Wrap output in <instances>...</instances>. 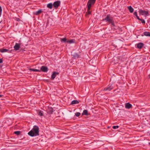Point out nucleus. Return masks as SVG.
I'll return each instance as SVG.
<instances>
[{
	"label": "nucleus",
	"instance_id": "obj_34",
	"mask_svg": "<svg viewBox=\"0 0 150 150\" xmlns=\"http://www.w3.org/2000/svg\"><path fill=\"white\" fill-rule=\"evenodd\" d=\"M3 96L2 95H0V97H2Z\"/></svg>",
	"mask_w": 150,
	"mask_h": 150
},
{
	"label": "nucleus",
	"instance_id": "obj_22",
	"mask_svg": "<svg viewBox=\"0 0 150 150\" xmlns=\"http://www.w3.org/2000/svg\"><path fill=\"white\" fill-rule=\"evenodd\" d=\"M88 110H85L83 111V112L82 114V115H88Z\"/></svg>",
	"mask_w": 150,
	"mask_h": 150
},
{
	"label": "nucleus",
	"instance_id": "obj_33",
	"mask_svg": "<svg viewBox=\"0 0 150 150\" xmlns=\"http://www.w3.org/2000/svg\"><path fill=\"white\" fill-rule=\"evenodd\" d=\"M88 14H90L91 13V12L90 11H89V10H88Z\"/></svg>",
	"mask_w": 150,
	"mask_h": 150
},
{
	"label": "nucleus",
	"instance_id": "obj_15",
	"mask_svg": "<svg viewBox=\"0 0 150 150\" xmlns=\"http://www.w3.org/2000/svg\"><path fill=\"white\" fill-rule=\"evenodd\" d=\"M68 40L66 38H62L60 39V41L61 42H63L64 43H67Z\"/></svg>",
	"mask_w": 150,
	"mask_h": 150
},
{
	"label": "nucleus",
	"instance_id": "obj_11",
	"mask_svg": "<svg viewBox=\"0 0 150 150\" xmlns=\"http://www.w3.org/2000/svg\"><path fill=\"white\" fill-rule=\"evenodd\" d=\"M20 47V45L18 43H16L14 47V49L16 50H19Z\"/></svg>",
	"mask_w": 150,
	"mask_h": 150
},
{
	"label": "nucleus",
	"instance_id": "obj_2",
	"mask_svg": "<svg viewBox=\"0 0 150 150\" xmlns=\"http://www.w3.org/2000/svg\"><path fill=\"white\" fill-rule=\"evenodd\" d=\"M113 20V17L109 14L107 15L106 17L103 19V21H105L106 22L110 23Z\"/></svg>",
	"mask_w": 150,
	"mask_h": 150
},
{
	"label": "nucleus",
	"instance_id": "obj_1",
	"mask_svg": "<svg viewBox=\"0 0 150 150\" xmlns=\"http://www.w3.org/2000/svg\"><path fill=\"white\" fill-rule=\"evenodd\" d=\"M39 129L38 127L34 126L32 130L28 132V134L32 137L39 136Z\"/></svg>",
	"mask_w": 150,
	"mask_h": 150
},
{
	"label": "nucleus",
	"instance_id": "obj_6",
	"mask_svg": "<svg viewBox=\"0 0 150 150\" xmlns=\"http://www.w3.org/2000/svg\"><path fill=\"white\" fill-rule=\"evenodd\" d=\"M61 2L60 1H57L54 2L53 4V6L56 8H57L60 6Z\"/></svg>",
	"mask_w": 150,
	"mask_h": 150
},
{
	"label": "nucleus",
	"instance_id": "obj_28",
	"mask_svg": "<svg viewBox=\"0 0 150 150\" xmlns=\"http://www.w3.org/2000/svg\"><path fill=\"white\" fill-rule=\"evenodd\" d=\"M75 115L77 117L81 115L80 113L79 112H76L75 113Z\"/></svg>",
	"mask_w": 150,
	"mask_h": 150
},
{
	"label": "nucleus",
	"instance_id": "obj_9",
	"mask_svg": "<svg viewBox=\"0 0 150 150\" xmlns=\"http://www.w3.org/2000/svg\"><path fill=\"white\" fill-rule=\"evenodd\" d=\"M137 47L139 49H141L143 46L144 44L142 42H140L136 44Z\"/></svg>",
	"mask_w": 150,
	"mask_h": 150
},
{
	"label": "nucleus",
	"instance_id": "obj_5",
	"mask_svg": "<svg viewBox=\"0 0 150 150\" xmlns=\"http://www.w3.org/2000/svg\"><path fill=\"white\" fill-rule=\"evenodd\" d=\"M113 88V87L112 86V84H109L106 87L103 89V91H110Z\"/></svg>",
	"mask_w": 150,
	"mask_h": 150
},
{
	"label": "nucleus",
	"instance_id": "obj_21",
	"mask_svg": "<svg viewBox=\"0 0 150 150\" xmlns=\"http://www.w3.org/2000/svg\"><path fill=\"white\" fill-rule=\"evenodd\" d=\"M42 10H38V11H36L35 13V15H38L42 13Z\"/></svg>",
	"mask_w": 150,
	"mask_h": 150
},
{
	"label": "nucleus",
	"instance_id": "obj_7",
	"mask_svg": "<svg viewBox=\"0 0 150 150\" xmlns=\"http://www.w3.org/2000/svg\"><path fill=\"white\" fill-rule=\"evenodd\" d=\"M40 71L44 72H47L48 71V68L46 66H43L40 68Z\"/></svg>",
	"mask_w": 150,
	"mask_h": 150
},
{
	"label": "nucleus",
	"instance_id": "obj_10",
	"mask_svg": "<svg viewBox=\"0 0 150 150\" xmlns=\"http://www.w3.org/2000/svg\"><path fill=\"white\" fill-rule=\"evenodd\" d=\"M0 52H8V53H10L11 52V51L7 49L2 48L0 49Z\"/></svg>",
	"mask_w": 150,
	"mask_h": 150
},
{
	"label": "nucleus",
	"instance_id": "obj_12",
	"mask_svg": "<svg viewBox=\"0 0 150 150\" xmlns=\"http://www.w3.org/2000/svg\"><path fill=\"white\" fill-rule=\"evenodd\" d=\"M59 73L58 72H54L52 74L51 77V79L52 80H53L56 77V75L58 74Z\"/></svg>",
	"mask_w": 150,
	"mask_h": 150
},
{
	"label": "nucleus",
	"instance_id": "obj_32",
	"mask_svg": "<svg viewBox=\"0 0 150 150\" xmlns=\"http://www.w3.org/2000/svg\"><path fill=\"white\" fill-rule=\"evenodd\" d=\"M3 62V59H0V63Z\"/></svg>",
	"mask_w": 150,
	"mask_h": 150
},
{
	"label": "nucleus",
	"instance_id": "obj_13",
	"mask_svg": "<svg viewBox=\"0 0 150 150\" xmlns=\"http://www.w3.org/2000/svg\"><path fill=\"white\" fill-rule=\"evenodd\" d=\"M132 107V105L129 103H127L125 104V108L127 109H130Z\"/></svg>",
	"mask_w": 150,
	"mask_h": 150
},
{
	"label": "nucleus",
	"instance_id": "obj_19",
	"mask_svg": "<svg viewBox=\"0 0 150 150\" xmlns=\"http://www.w3.org/2000/svg\"><path fill=\"white\" fill-rule=\"evenodd\" d=\"M53 4L52 3H50L47 5V7L51 9L52 8Z\"/></svg>",
	"mask_w": 150,
	"mask_h": 150
},
{
	"label": "nucleus",
	"instance_id": "obj_35",
	"mask_svg": "<svg viewBox=\"0 0 150 150\" xmlns=\"http://www.w3.org/2000/svg\"><path fill=\"white\" fill-rule=\"evenodd\" d=\"M149 145H150V142H149Z\"/></svg>",
	"mask_w": 150,
	"mask_h": 150
},
{
	"label": "nucleus",
	"instance_id": "obj_14",
	"mask_svg": "<svg viewBox=\"0 0 150 150\" xmlns=\"http://www.w3.org/2000/svg\"><path fill=\"white\" fill-rule=\"evenodd\" d=\"M73 56V58L75 59H76L79 58V56L77 53H74L72 55Z\"/></svg>",
	"mask_w": 150,
	"mask_h": 150
},
{
	"label": "nucleus",
	"instance_id": "obj_3",
	"mask_svg": "<svg viewBox=\"0 0 150 150\" xmlns=\"http://www.w3.org/2000/svg\"><path fill=\"white\" fill-rule=\"evenodd\" d=\"M96 0H89L87 4L88 10H89L92 5L94 4Z\"/></svg>",
	"mask_w": 150,
	"mask_h": 150
},
{
	"label": "nucleus",
	"instance_id": "obj_16",
	"mask_svg": "<svg viewBox=\"0 0 150 150\" xmlns=\"http://www.w3.org/2000/svg\"><path fill=\"white\" fill-rule=\"evenodd\" d=\"M75 40L74 39H71L70 40H68L67 43L71 44L73 43H75Z\"/></svg>",
	"mask_w": 150,
	"mask_h": 150
},
{
	"label": "nucleus",
	"instance_id": "obj_17",
	"mask_svg": "<svg viewBox=\"0 0 150 150\" xmlns=\"http://www.w3.org/2000/svg\"><path fill=\"white\" fill-rule=\"evenodd\" d=\"M79 103V101H78L77 100H73L72 101L71 104V105H74V104H78Z\"/></svg>",
	"mask_w": 150,
	"mask_h": 150
},
{
	"label": "nucleus",
	"instance_id": "obj_24",
	"mask_svg": "<svg viewBox=\"0 0 150 150\" xmlns=\"http://www.w3.org/2000/svg\"><path fill=\"white\" fill-rule=\"evenodd\" d=\"M30 71H38V72H40V70H38L37 69H30Z\"/></svg>",
	"mask_w": 150,
	"mask_h": 150
},
{
	"label": "nucleus",
	"instance_id": "obj_31",
	"mask_svg": "<svg viewBox=\"0 0 150 150\" xmlns=\"http://www.w3.org/2000/svg\"><path fill=\"white\" fill-rule=\"evenodd\" d=\"M110 23H111L112 25H113L114 26H115V24L114 23V21L113 20Z\"/></svg>",
	"mask_w": 150,
	"mask_h": 150
},
{
	"label": "nucleus",
	"instance_id": "obj_29",
	"mask_svg": "<svg viewBox=\"0 0 150 150\" xmlns=\"http://www.w3.org/2000/svg\"><path fill=\"white\" fill-rule=\"evenodd\" d=\"M119 127V126L118 125L114 126H112V128L114 129H115L118 128Z\"/></svg>",
	"mask_w": 150,
	"mask_h": 150
},
{
	"label": "nucleus",
	"instance_id": "obj_4",
	"mask_svg": "<svg viewBox=\"0 0 150 150\" xmlns=\"http://www.w3.org/2000/svg\"><path fill=\"white\" fill-rule=\"evenodd\" d=\"M139 13L142 15H144L145 16H147L149 15V11H146L140 9L139 10Z\"/></svg>",
	"mask_w": 150,
	"mask_h": 150
},
{
	"label": "nucleus",
	"instance_id": "obj_18",
	"mask_svg": "<svg viewBox=\"0 0 150 150\" xmlns=\"http://www.w3.org/2000/svg\"><path fill=\"white\" fill-rule=\"evenodd\" d=\"M128 8L129 12L130 13H132L134 11V9L131 6H129L128 7Z\"/></svg>",
	"mask_w": 150,
	"mask_h": 150
},
{
	"label": "nucleus",
	"instance_id": "obj_20",
	"mask_svg": "<svg viewBox=\"0 0 150 150\" xmlns=\"http://www.w3.org/2000/svg\"><path fill=\"white\" fill-rule=\"evenodd\" d=\"M143 34L145 36L150 37V33L149 32H144Z\"/></svg>",
	"mask_w": 150,
	"mask_h": 150
},
{
	"label": "nucleus",
	"instance_id": "obj_23",
	"mask_svg": "<svg viewBox=\"0 0 150 150\" xmlns=\"http://www.w3.org/2000/svg\"><path fill=\"white\" fill-rule=\"evenodd\" d=\"M39 112H38V114L40 116H43V112L42 111L39 110Z\"/></svg>",
	"mask_w": 150,
	"mask_h": 150
},
{
	"label": "nucleus",
	"instance_id": "obj_8",
	"mask_svg": "<svg viewBox=\"0 0 150 150\" xmlns=\"http://www.w3.org/2000/svg\"><path fill=\"white\" fill-rule=\"evenodd\" d=\"M53 111V108L51 107L49 108L47 110V112L49 114H52Z\"/></svg>",
	"mask_w": 150,
	"mask_h": 150
},
{
	"label": "nucleus",
	"instance_id": "obj_27",
	"mask_svg": "<svg viewBox=\"0 0 150 150\" xmlns=\"http://www.w3.org/2000/svg\"><path fill=\"white\" fill-rule=\"evenodd\" d=\"M139 20L141 21L142 23H145V22L144 19H141L139 18Z\"/></svg>",
	"mask_w": 150,
	"mask_h": 150
},
{
	"label": "nucleus",
	"instance_id": "obj_25",
	"mask_svg": "<svg viewBox=\"0 0 150 150\" xmlns=\"http://www.w3.org/2000/svg\"><path fill=\"white\" fill-rule=\"evenodd\" d=\"M134 15L139 20V17L137 15V12H136V11L134 12Z\"/></svg>",
	"mask_w": 150,
	"mask_h": 150
},
{
	"label": "nucleus",
	"instance_id": "obj_26",
	"mask_svg": "<svg viewBox=\"0 0 150 150\" xmlns=\"http://www.w3.org/2000/svg\"><path fill=\"white\" fill-rule=\"evenodd\" d=\"M21 132L19 131H15L14 132V133L17 135H19L21 133Z\"/></svg>",
	"mask_w": 150,
	"mask_h": 150
},
{
	"label": "nucleus",
	"instance_id": "obj_30",
	"mask_svg": "<svg viewBox=\"0 0 150 150\" xmlns=\"http://www.w3.org/2000/svg\"><path fill=\"white\" fill-rule=\"evenodd\" d=\"M2 11V10L1 7L0 6V16H1V15Z\"/></svg>",
	"mask_w": 150,
	"mask_h": 150
}]
</instances>
